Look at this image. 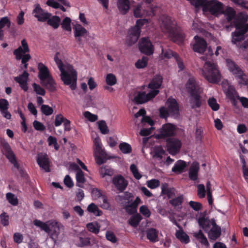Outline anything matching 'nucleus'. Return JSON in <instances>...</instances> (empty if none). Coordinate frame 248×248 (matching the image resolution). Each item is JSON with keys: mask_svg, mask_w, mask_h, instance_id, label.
I'll return each mask as SVG.
<instances>
[{"mask_svg": "<svg viewBox=\"0 0 248 248\" xmlns=\"http://www.w3.org/2000/svg\"><path fill=\"white\" fill-rule=\"evenodd\" d=\"M57 54L55 56L54 60L61 72V79L64 85L69 86L72 91L75 90L77 88V72L73 66L69 64L65 69L62 61L58 58Z\"/></svg>", "mask_w": 248, "mask_h": 248, "instance_id": "nucleus-1", "label": "nucleus"}, {"mask_svg": "<svg viewBox=\"0 0 248 248\" xmlns=\"http://www.w3.org/2000/svg\"><path fill=\"white\" fill-rule=\"evenodd\" d=\"M186 88L189 94V103L193 109L200 108L204 100L201 95L202 89L193 78H189L186 84Z\"/></svg>", "mask_w": 248, "mask_h": 248, "instance_id": "nucleus-2", "label": "nucleus"}, {"mask_svg": "<svg viewBox=\"0 0 248 248\" xmlns=\"http://www.w3.org/2000/svg\"><path fill=\"white\" fill-rule=\"evenodd\" d=\"M161 28L163 31L168 33L171 40L178 44L183 43L185 35L183 31L171 20L170 17H163Z\"/></svg>", "mask_w": 248, "mask_h": 248, "instance_id": "nucleus-3", "label": "nucleus"}, {"mask_svg": "<svg viewBox=\"0 0 248 248\" xmlns=\"http://www.w3.org/2000/svg\"><path fill=\"white\" fill-rule=\"evenodd\" d=\"M134 198L131 193L127 191L116 196L115 201L128 214L133 215L137 212L138 205L141 202L139 197H137L134 201Z\"/></svg>", "mask_w": 248, "mask_h": 248, "instance_id": "nucleus-4", "label": "nucleus"}, {"mask_svg": "<svg viewBox=\"0 0 248 248\" xmlns=\"http://www.w3.org/2000/svg\"><path fill=\"white\" fill-rule=\"evenodd\" d=\"M38 77L40 83L49 92L53 93L56 91L57 84L52 77L48 68L42 62L38 64Z\"/></svg>", "mask_w": 248, "mask_h": 248, "instance_id": "nucleus-5", "label": "nucleus"}, {"mask_svg": "<svg viewBox=\"0 0 248 248\" xmlns=\"http://www.w3.org/2000/svg\"><path fill=\"white\" fill-rule=\"evenodd\" d=\"M202 76L210 83H217L221 79L217 65L213 62L206 61L201 70Z\"/></svg>", "mask_w": 248, "mask_h": 248, "instance_id": "nucleus-6", "label": "nucleus"}, {"mask_svg": "<svg viewBox=\"0 0 248 248\" xmlns=\"http://www.w3.org/2000/svg\"><path fill=\"white\" fill-rule=\"evenodd\" d=\"M33 224L46 232L50 233V238L55 243L56 242L60 234V224L58 222L51 220L45 223L41 220L35 219L33 221Z\"/></svg>", "mask_w": 248, "mask_h": 248, "instance_id": "nucleus-7", "label": "nucleus"}, {"mask_svg": "<svg viewBox=\"0 0 248 248\" xmlns=\"http://www.w3.org/2000/svg\"><path fill=\"white\" fill-rule=\"evenodd\" d=\"M148 23V19H140L137 20L135 26L131 27L128 31L125 43L128 46L135 44L139 39L141 32V28Z\"/></svg>", "mask_w": 248, "mask_h": 248, "instance_id": "nucleus-8", "label": "nucleus"}, {"mask_svg": "<svg viewBox=\"0 0 248 248\" xmlns=\"http://www.w3.org/2000/svg\"><path fill=\"white\" fill-rule=\"evenodd\" d=\"M95 160L96 163L100 165L107 161V154L102 148V144L99 137H96L93 140Z\"/></svg>", "mask_w": 248, "mask_h": 248, "instance_id": "nucleus-9", "label": "nucleus"}, {"mask_svg": "<svg viewBox=\"0 0 248 248\" xmlns=\"http://www.w3.org/2000/svg\"><path fill=\"white\" fill-rule=\"evenodd\" d=\"M155 7L151 5H147L146 9H143L141 5H139L134 9V16L136 17H152L155 15Z\"/></svg>", "mask_w": 248, "mask_h": 248, "instance_id": "nucleus-10", "label": "nucleus"}, {"mask_svg": "<svg viewBox=\"0 0 248 248\" xmlns=\"http://www.w3.org/2000/svg\"><path fill=\"white\" fill-rule=\"evenodd\" d=\"M2 147L3 154L17 170L20 169L21 167H20L19 164L17 162L16 155L12 151L10 145L7 142H6L2 145Z\"/></svg>", "mask_w": 248, "mask_h": 248, "instance_id": "nucleus-11", "label": "nucleus"}, {"mask_svg": "<svg viewBox=\"0 0 248 248\" xmlns=\"http://www.w3.org/2000/svg\"><path fill=\"white\" fill-rule=\"evenodd\" d=\"M140 51L146 55H152L154 52V47L149 37L141 38L139 43Z\"/></svg>", "mask_w": 248, "mask_h": 248, "instance_id": "nucleus-12", "label": "nucleus"}, {"mask_svg": "<svg viewBox=\"0 0 248 248\" xmlns=\"http://www.w3.org/2000/svg\"><path fill=\"white\" fill-rule=\"evenodd\" d=\"M204 8V11H208L213 15H217L223 13V4L217 0L209 1Z\"/></svg>", "mask_w": 248, "mask_h": 248, "instance_id": "nucleus-13", "label": "nucleus"}, {"mask_svg": "<svg viewBox=\"0 0 248 248\" xmlns=\"http://www.w3.org/2000/svg\"><path fill=\"white\" fill-rule=\"evenodd\" d=\"M175 134V126L171 124L168 123L162 126L159 133L156 135V138L158 139H165L173 136Z\"/></svg>", "mask_w": 248, "mask_h": 248, "instance_id": "nucleus-14", "label": "nucleus"}, {"mask_svg": "<svg viewBox=\"0 0 248 248\" xmlns=\"http://www.w3.org/2000/svg\"><path fill=\"white\" fill-rule=\"evenodd\" d=\"M158 93L157 91H150L148 93L145 92H139L134 99L137 104H141L154 98Z\"/></svg>", "mask_w": 248, "mask_h": 248, "instance_id": "nucleus-15", "label": "nucleus"}, {"mask_svg": "<svg viewBox=\"0 0 248 248\" xmlns=\"http://www.w3.org/2000/svg\"><path fill=\"white\" fill-rule=\"evenodd\" d=\"M166 141L167 150L170 154L175 155L179 152L182 146L181 141L179 140L170 138Z\"/></svg>", "mask_w": 248, "mask_h": 248, "instance_id": "nucleus-16", "label": "nucleus"}, {"mask_svg": "<svg viewBox=\"0 0 248 248\" xmlns=\"http://www.w3.org/2000/svg\"><path fill=\"white\" fill-rule=\"evenodd\" d=\"M195 43L192 46L193 50L200 54H203L207 48V44L204 39L196 35L194 37Z\"/></svg>", "mask_w": 248, "mask_h": 248, "instance_id": "nucleus-17", "label": "nucleus"}, {"mask_svg": "<svg viewBox=\"0 0 248 248\" xmlns=\"http://www.w3.org/2000/svg\"><path fill=\"white\" fill-rule=\"evenodd\" d=\"M211 225L212 226V228L204 232L208 233V237L211 240L215 241L221 235V228L216 224L214 218L211 219Z\"/></svg>", "mask_w": 248, "mask_h": 248, "instance_id": "nucleus-18", "label": "nucleus"}, {"mask_svg": "<svg viewBox=\"0 0 248 248\" xmlns=\"http://www.w3.org/2000/svg\"><path fill=\"white\" fill-rule=\"evenodd\" d=\"M32 14L38 21L43 22L46 21L51 16L50 13L44 11L39 4L35 5Z\"/></svg>", "mask_w": 248, "mask_h": 248, "instance_id": "nucleus-19", "label": "nucleus"}, {"mask_svg": "<svg viewBox=\"0 0 248 248\" xmlns=\"http://www.w3.org/2000/svg\"><path fill=\"white\" fill-rule=\"evenodd\" d=\"M112 184L120 192L124 191L126 188L128 182L121 175H117L112 179Z\"/></svg>", "mask_w": 248, "mask_h": 248, "instance_id": "nucleus-20", "label": "nucleus"}, {"mask_svg": "<svg viewBox=\"0 0 248 248\" xmlns=\"http://www.w3.org/2000/svg\"><path fill=\"white\" fill-rule=\"evenodd\" d=\"M167 108L171 116L179 115V105L175 99L170 97L166 102Z\"/></svg>", "mask_w": 248, "mask_h": 248, "instance_id": "nucleus-21", "label": "nucleus"}, {"mask_svg": "<svg viewBox=\"0 0 248 248\" xmlns=\"http://www.w3.org/2000/svg\"><path fill=\"white\" fill-rule=\"evenodd\" d=\"M74 36L78 44H82L81 38L87 37V31L80 24H77L73 27Z\"/></svg>", "mask_w": 248, "mask_h": 248, "instance_id": "nucleus-22", "label": "nucleus"}, {"mask_svg": "<svg viewBox=\"0 0 248 248\" xmlns=\"http://www.w3.org/2000/svg\"><path fill=\"white\" fill-rule=\"evenodd\" d=\"M37 162L39 167L44 170L45 171H50L49 159L46 154H38L37 157Z\"/></svg>", "mask_w": 248, "mask_h": 248, "instance_id": "nucleus-23", "label": "nucleus"}, {"mask_svg": "<svg viewBox=\"0 0 248 248\" xmlns=\"http://www.w3.org/2000/svg\"><path fill=\"white\" fill-rule=\"evenodd\" d=\"M207 215V211L201 212L198 219L199 226L202 228L204 231H207L210 228L211 219H209V217H206Z\"/></svg>", "mask_w": 248, "mask_h": 248, "instance_id": "nucleus-24", "label": "nucleus"}, {"mask_svg": "<svg viewBox=\"0 0 248 248\" xmlns=\"http://www.w3.org/2000/svg\"><path fill=\"white\" fill-rule=\"evenodd\" d=\"M29 76V74L25 70L21 75L14 78V80L19 84L20 88L25 92H27L29 89L28 84Z\"/></svg>", "mask_w": 248, "mask_h": 248, "instance_id": "nucleus-25", "label": "nucleus"}, {"mask_svg": "<svg viewBox=\"0 0 248 248\" xmlns=\"http://www.w3.org/2000/svg\"><path fill=\"white\" fill-rule=\"evenodd\" d=\"M236 29L238 31L232 33V41L234 44L245 39V34L248 31V24L246 25L245 28H236Z\"/></svg>", "mask_w": 248, "mask_h": 248, "instance_id": "nucleus-26", "label": "nucleus"}, {"mask_svg": "<svg viewBox=\"0 0 248 248\" xmlns=\"http://www.w3.org/2000/svg\"><path fill=\"white\" fill-rule=\"evenodd\" d=\"M248 15L245 12L239 13L235 19L234 24L235 28H245L248 24Z\"/></svg>", "mask_w": 248, "mask_h": 248, "instance_id": "nucleus-27", "label": "nucleus"}, {"mask_svg": "<svg viewBox=\"0 0 248 248\" xmlns=\"http://www.w3.org/2000/svg\"><path fill=\"white\" fill-rule=\"evenodd\" d=\"M21 46H19L14 51V54L16 56V59L19 60L22 58V54H25L30 52L28 44L25 39L22 40Z\"/></svg>", "mask_w": 248, "mask_h": 248, "instance_id": "nucleus-28", "label": "nucleus"}, {"mask_svg": "<svg viewBox=\"0 0 248 248\" xmlns=\"http://www.w3.org/2000/svg\"><path fill=\"white\" fill-rule=\"evenodd\" d=\"M226 63L229 71L235 78L240 76V75L242 74L243 72H244L241 68L232 60L227 59Z\"/></svg>", "mask_w": 248, "mask_h": 248, "instance_id": "nucleus-29", "label": "nucleus"}, {"mask_svg": "<svg viewBox=\"0 0 248 248\" xmlns=\"http://www.w3.org/2000/svg\"><path fill=\"white\" fill-rule=\"evenodd\" d=\"M227 98L231 101L232 105L234 107L237 104L238 94L237 91L232 86H229L226 93Z\"/></svg>", "mask_w": 248, "mask_h": 248, "instance_id": "nucleus-30", "label": "nucleus"}, {"mask_svg": "<svg viewBox=\"0 0 248 248\" xmlns=\"http://www.w3.org/2000/svg\"><path fill=\"white\" fill-rule=\"evenodd\" d=\"M163 81V78L159 75H155L149 83L148 87L151 91H157L159 92V88L161 87Z\"/></svg>", "mask_w": 248, "mask_h": 248, "instance_id": "nucleus-31", "label": "nucleus"}, {"mask_svg": "<svg viewBox=\"0 0 248 248\" xmlns=\"http://www.w3.org/2000/svg\"><path fill=\"white\" fill-rule=\"evenodd\" d=\"M161 194L166 195L169 199H171L175 195V189L169 187L167 183L163 184L161 186Z\"/></svg>", "mask_w": 248, "mask_h": 248, "instance_id": "nucleus-32", "label": "nucleus"}, {"mask_svg": "<svg viewBox=\"0 0 248 248\" xmlns=\"http://www.w3.org/2000/svg\"><path fill=\"white\" fill-rule=\"evenodd\" d=\"M117 6L121 13L125 15L129 11L130 1L129 0H118Z\"/></svg>", "mask_w": 248, "mask_h": 248, "instance_id": "nucleus-33", "label": "nucleus"}, {"mask_svg": "<svg viewBox=\"0 0 248 248\" xmlns=\"http://www.w3.org/2000/svg\"><path fill=\"white\" fill-rule=\"evenodd\" d=\"M147 238L150 242L155 243L158 241V231L153 228H149L146 231Z\"/></svg>", "mask_w": 248, "mask_h": 248, "instance_id": "nucleus-34", "label": "nucleus"}, {"mask_svg": "<svg viewBox=\"0 0 248 248\" xmlns=\"http://www.w3.org/2000/svg\"><path fill=\"white\" fill-rule=\"evenodd\" d=\"M186 167V163L185 161L179 160L176 161L174 166L172 168V171L176 174H180L183 172Z\"/></svg>", "mask_w": 248, "mask_h": 248, "instance_id": "nucleus-35", "label": "nucleus"}, {"mask_svg": "<svg viewBox=\"0 0 248 248\" xmlns=\"http://www.w3.org/2000/svg\"><path fill=\"white\" fill-rule=\"evenodd\" d=\"M193 236L202 245H204L206 247H209V243L207 238L203 233L202 230H200L198 232H194L193 233Z\"/></svg>", "mask_w": 248, "mask_h": 248, "instance_id": "nucleus-36", "label": "nucleus"}, {"mask_svg": "<svg viewBox=\"0 0 248 248\" xmlns=\"http://www.w3.org/2000/svg\"><path fill=\"white\" fill-rule=\"evenodd\" d=\"M199 170V164H193L189 168V178L192 181H196L198 179V173Z\"/></svg>", "mask_w": 248, "mask_h": 248, "instance_id": "nucleus-37", "label": "nucleus"}, {"mask_svg": "<svg viewBox=\"0 0 248 248\" xmlns=\"http://www.w3.org/2000/svg\"><path fill=\"white\" fill-rule=\"evenodd\" d=\"M46 21L48 25L51 26L54 29H56L59 28L61 20L59 16H53L49 17Z\"/></svg>", "mask_w": 248, "mask_h": 248, "instance_id": "nucleus-38", "label": "nucleus"}, {"mask_svg": "<svg viewBox=\"0 0 248 248\" xmlns=\"http://www.w3.org/2000/svg\"><path fill=\"white\" fill-rule=\"evenodd\" d=\"M224 14L226 16V19L228 22H230L233 19L236 17V13L234 9L231 7H228L225 11H223Z\"/></svg>", "mask_w": 248, "mask_h": 248, "instance_id": "nucleus-39", "label": "nucleus"}, {"mask_svg": "<svg viewBox=\"0 0 248 248\" xmlns=\"http://www.w3.org/2000/svg\"><path fill=\"white\" fill-rule=\"evenodd\" d=\"M184 196L181 194L177 197L171 198V199L169 201V203L171 206L176 207L181 206L184 202Z\"/></svg>", "mask_w": 248, "mask_h": 248, "instance_id": "nucleus-40", "label": "nucleus"}, {"mask_svg": "<svg viewBox=\"0 0 248 248\" xmlns=\"http://www.w3.org/2000/svg\"><path fill=\"white\" fill-rule=\"evenodd\" d=\"M99 173L102 177L106 176H111L114 173V170L108 166H105L104 167L100 168Z\"/></svg>", "mask_w": 248, "mask_h": 248, "instance_id": "nucleus-41", "label": "nucleus"}, {"mask_svg": "<svg viewBox=\"0 0 248 248\" xmlns=\"http://www.w3.org/2000/svg\"><path fill=\"white\" fill-rule=\"evenodd\" d=\"M87 210L89 213H92L96 216H100L102 214V212L94 203H91L88 206Z\"/></svg>", "mask_w": 248, "mask_h": 248, "instance_id": "nucleus-42", "label": "nucleus"}, {"mask_svg": "<svg viewBox=\"0 0 248 248\" xmlns=\"http://www.w3.org/2000/svg\"><path fill=\"white\" fill-rule=\"evenodd\" d=\"M176 236L182 243L187 244L190 241L189 236L183 231H177Z\"/></svg>", "mask_w": 248, "mask_h": 248, "instance_id": "nucleus-43", "label": "nucleus"}, {"mask_svg": "<svg viewBox=\"0 0 248 248\" xmlns=\"http://www.w3.org/2000/svg\"><path fill=\"white\" fill-rule=\"evenodd\" d=\"M142 219V217L139 214L132 216L128 220V223L132 227H137Z\"/></svg>", "mask_w": 248, "mask_h": 248, "instance_id": "nucleus-44", "label": "nucleus"}, {"mask_svg": "<svg viewBox=\"0 0 248 248\" xmlns=\"http://www.w3.org/2000/svg\"><path fill=\"white\" fill-rule=\"evenodd\" d=\"M161 55L164 59H170L172 57H174L175 59L178 55L176 53L170 49H166L164 48H162Z\"/></svg>", "mask_w": 248, "mask_h": 248, "instance_id": "nucleus-45", "label": "nucleus"}, {"mask_svg": "<svg viewBox=\"0 0 248 248\" xmlns=\"http://www.w3.org/2000/svg\"><path fill=\"white\" fill-rule=\"evenodd\" d=\"M119 147L120 151L124 154H130L132 151L131 145L126 142L121 143Z\"/></svg>", "mask_w": 248, "mask_h": 248, "instance_id": "nucleus-46", "label": "nucleus"}, {"mask_svg": "<svg viewBox=\"0 0 248 248\" xmlns=\"http://www.w3.org/2000/svg\"><path fill=\"white\" fill-rule=\"evenodd\" d=\"M130 170L136 179L140 180L142 177V174L139 171L138 167L135 164H132L130 165Z\"/></svg>", "mask_w": 248, "mask_h": 248, "instance_id": "nucleus-47", "label": "nucleus"}, {"mask_svg": "<svg viewBox=\"0 0 248 248\" xmlns=\"http://www.w3.org/2000/svg\"><path fill=\"white\" fill-rule=\"evenodd\" d=\"M106 82L108 86H113L117 83V78L113 74H108L106 76Z\"/></svg>", "mask_w": 248, "mask_h": 248, "instance_id": "nucleus-48", "label": "nucleus"}, {"mask_svg": "<svg viewBox=\"0 0 248 248\" xmlns=\"http://www.w3.org/2000/svg\"><path fill=\"white\" fill-rule=\"evenodd\" d=\"M76 178L77 183V186L79 187H81V186L78 184H82L84 183L86 181L84 173L82 170H79V171H78L77 172Z\"/></svg>", "mask_w": 248, "mask_h": 248, "instance_id": "nucleus-49", "label": "nucleus"}, {"mask_svg": "<svg viewBox=\"0 0 248 248\" xmlns=\"http://www.w3.org/2000/svg\"><path fill=\"white\" fill-rule=\"evenodd\" d=\"M208 104L213 111H217L219 108V105L217 103L214 97L209 98L208 100Z\"/></svg>", "mask_w": 248, "mask_h": 248, "instance_id": "nucleus-50", "label": "nucleus"}, {"mask_svg": "<svg viewBox=\"0 0 248 248\" xmlns=\"http://www.w3.org/2000/svg\"><path fill=\"white\" fill-rule=\"evenodd\" d=\"M7 200L8 202L13 206H16L17 205L18 201V199L15 195L10 192L7 193L6 195Z\"/></svg>", "mask_w": 248, "mask_h": 248, "instance_id": "nucleus-51", "label": "nucleus"}, {"mask_svg": "<svg viewBox=\"0 0 248 248\" xmlns=\"http://www.w3.org/2000/svg\"><path fill=\"white\" fill-rule=\"evenodd\" d=\"M71 20L69 17H65L61 23L62 28L66 31H71Z\"/></svg>", "mask_w": 248, "mask_h": 248, "instance_id": "nucleus-52", "label": "nucleus"}, {"mask_svg": "<svg viewBox=\"0 0 248 248\" xmlns=\"http://www.w3.org/2000/svg\"><path fill=\"white\" fill-rule=\"evenodd\" d=\"M148 58L144 56L141 59L139 60L135 63V66L137 68H143L145 67L147 65Z\"/></svg>", "mask_w": 248, "mask_h": 248, "instance_id": "nucleus-53", "label": "nucleus"}, {"mask_svg": "<svg viewBox=\"0 0 248 248\" xmlns=\"http://www.w3.org/2000/svg\"><path fill=\"white\" fill-rule=\"evenodd\" d=\"M240 76H238L235 78L238 80L239 84L243 85H248V76L244 72Z\"/></svg>", "mask_w": 248, "mask_h": 248, "instance_id": "nucleus-54", "label": "nucleus"}, {"mask_svg": "<svg viewBox=\"0 0 248 248\" xmlns=\"http://www.w3.org/2000/svg\"><path fill=\"white\" fill-rule=\"evenodd\" d=\"M41 111L46 116L51 115L53 113V109L47 105H42L41 107Z\"/></svg>", "mask_w": 248, "mask_h": 248, "instance_id": "nucleus-55", "label": "nucleus"}, {"mask_svg": "<svg viewBox=\"0 0 248 248\" xmlns=\"http://www.w3.org/2000/svg\"><path fill=\"white\" fill-rule=\"evenodd\" d=\"M98 128L103 134H106L108 132V129L105 121L102 120L98 122Z\"/></svg>", "mask_w": 248, "mask_h": 248, "instance_id": "nucleus-56", "label": "nucleus"}, {"mask_svg": "<svg viewBox=\"0 0 248 248\" xmlns=\"http://www.w3.org/2000/svg\"><path fill=\"white\" fill-rule=\"evenodd\" d=\"M32 87L34 91L36 94L44 96L46 94V91L44 89L41 87L39 85L34 83L32 84Z\"/></svg>", "mask_w": 248, "mask_h": 248, "instance_id": "nucleus-57", "label": "nucleus"}, {"mask_svg": "<svg viewBox=\"0 0 248 248\" xmlns=\"http://www.w3.org/2000/svg\"><path fill=\"white\" fill-rule=\"evenodd\" d=\"M197 195L200 198L205 197L206 195V190L204 185L199 184L198 185Z\"/></svg>", "mask_w": 248, "mask_h": 248, "instance_id": "nucleus-58", "label": "nucleus"}, {"mask_svg": "<svg viewBox=\"0 0 248 248\" xmlns=\"http://www.w3.org/2000/svg\"><path fill=\"white\" fill-rule=\"evenodd\" d=\"M0 222L4 226L9 225V216L5 212H3L0 215Z\"/></svg>", "mask_w": 248, "mask_h": 248, "instance_id": "nucleus-59", "label": "nucleus"}, {"mask_svg": "<svg viewBox=\"0 0 248 248\" xmlns=\"http://www.w3.org/2000/svg\"><path fill=\"white\" fill-rule=\"evenodd\" d=\"M78 239L79 243L78 245L80 247L88 246L90 244V239L89 237L79 236Z\"/></svg>", "mask_w": 248, "mask_h": 248, "instance_id": "nucleus-60", "label": "nucleus"}, {"mask_svg": "<svg viewBox=\"0 0 248 248\" xmlns=\"http://www.w3.org/2000/svg\"><path fill=\"white\" fill-rule=\"evenodd\" d=\"M6 26L8 28H10L11 26V22L7 16L2 17L0 19V29Z\"/></svg>", "mask_w": 248, "mask_h": 248, "instance_id": "nucleus-61", "label": "nucleus"}, {"mask_svg": "<svg viewBox=\"0 0 248 248\" xmlns=\"http://www.w3.org/2000/svg\"><path fill=\"white\" fill-rule=\"evenodd\" d=\"M140 212L146 217H149L151 216V212L146 205H142L140 208Z\"/></svg>", "mask_w": 248, "mask_h": 248, "instance_id": "nucleus-62", "label": "nucleus"}, {"mask_svg": "<svg viewBox=\"0 0 248 248\" xmlns=\"http://www.w3.org/2000/svg\"><path fill=\"white\" fill-rule=\"evenodd\" d=\"M160 185V182L157 179H152L147 182V186L151 189H154Z\"/></svg>", "mask_w": 248, "mask_h": 248, "instance_id": "nucleus-63", "label": "nucleus"}, {"mask_svg": "<svg viewBox=\"0 0 248 248\" xmlns=\"http://www.w3.org/2000/svg\"><path fill=\"white\" fill-rule=\"evenodd\" d=\"M235 4L248 10V1L245 0H231Z\"/></svg>", "mask_w": 248, "mask_h": 248, "instance_id": "nucleus-64", "label": "nucleus"}]
</instances>
